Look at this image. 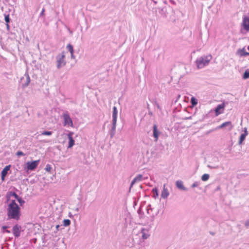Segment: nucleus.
<instances>
[{"instance_id": "nucleus-43", "label": "nucleus", "mask_w": 249, "mask_h": 249, "mask_svg": "<svg viewBox=\"0 0 249 249\" xmlns=\"http://www.w3.org/2000/svg\"><path fill=\"white\" fill-rule=\"evenodd\" d=\"M12 0L13 1V2H14V3H15L17 0Z\"/></svg>"}, {"instance_id": "nucleus-33", "label": "nucleus", "mask_w": 249, "mask_h": 249, "mask_svg": "<svg viewBox=\"0 0 249 249\" xmlns=\"http://www.w3.org/2000/svg\"><path fill=\"white\" fill-rule=\"evenodd\" d=\"M16 155L18 156H24L25 155V154L21 151H18L17 152V154Z\"/></svg>"}, {"instance_id": "nucleus-30", "label": "nucleus", "mask_w": 249, "mask_h": 249, "mask_svg": "<svg viewBox=\"0 0 249 249\" xmlns=\"http://www.w3.org/2000/svg\"><path fill=\"white\" fill-rule=\"evenodd\" d=\"M52 133H53L52 131H44L41 133V135L50 136L52 134Z\"/></svg>"}, {"instance_id": "nucleus-6", "label": "nucleus", "mask_w": 249, "mask_h": 249, "mask_svg": "<svg viewBox=\"0 0 249 249\" xmlns=\"http://www.w3.org/2000/svg\"><path fill=\"white\" fill-rule=\"evenodd\" d=\"M39 162V160H34L33 161H28L26 163L27 169L28 170H34L37 166Z\"/></svg>"}, {"instance_id": "nucleus-13", "label": "nucleus", "mask_w": 249, "mask_h": 249, "mask_svg": "<svg viewBox=\"0 0 249 249\" xmlns=\"http://www.w3.org/2000/svg\"><path fill=\"white\" fill-rule=\"evenodd\" d=\"M10 165H7L2 170L1 172V178L2 180H4L5 177L8 174V172L10 170Z\"/></svg>"}, {"instance_id": "nucleus-25", "label": "nucleus", "mask_w": 249, "mask_h": 249, "mask_svg": "<svg viewBox=\"0 0 249 249\" xmlns=\"http://www.w3.org/2000/svg\"><path fill=\"white\" fill-rule=\"evenodd\" d=\"M209 177H210V176H209V174H204L201 177V179L203 181H207V180H208L209 179Z\"/></svg>"}, {"instance_id": "nucleus-20", "label": "nucleus", "mask_w": 249, "mask_h": 249, "mask_svg": "<svg viewBox=\"0 0 249 249\" xmlns=\"http://www.w3.org/2000/svg\"><path fill=\"white\" fill-rule=\"evenodd\" d=\"M118 114V110L116 107H114L113 108L112 112V121H117Z\"/></svg>"}, {"instance_id": "nucleus-27", "label": "nucleus", "mask_w": 249, "mask_h": 249, "mask_svg": "<svg viewBox=\"0 0 249 249\" xmlns=\"http://www.w3.org/2000/svg\"><path fill=\"white\" fill-rule=\"evenodd\" d=\"M4 19L5 22L7 23V27H9L8 23H9L10 19L9 15H5Z\"/></svg>"}, {"instance_id": "nucleus-16", "label": "nucleus", "mask_w": 249, "mask_h": 249, "mask_svg": "<svg viewBox=\"0 0 249 249\" xmlns=\"http://www.w3.org/2000/svg\"><path fill=\"white\" fill-rule=\"evenodd\" d=\"M67 49L71 53V58L73 59H75V57L73 54L74 53V50H73V46L72 45H71V44H69L67 46Z\"/></svg>"}, {"instance_id": "nucleus-8", "label": "nucleus", "mask_w": 249, "mask_h": 249, "mask_svg": "<svg viewBox=\"0 0 249 249\" xmlns=\"http://www.w3.org/2000/svg\"><path fill=\"white\" fill-rule=\"evenodd\" d=\"M242 25L247 32L249 31V17L244 15L243 17Z\"/></svg>"}, {"instance_id": "nucleus-26", "label": "nucleus", "mask_w": 249, "mask_h": 249, "mask_svg": "<svg viewBox=\"0 0 249 249\" xmlns=\"http://www.w3.org/2000/svg\"><path fill=\"white\" fill-rule=\"evenodd\" d=\"M243 78L244 79H247L249 78V71L247 70L245 71V72L244 73Z\"/></svg>"}, {"instance_id": "nucleus-42", "label": "nucleus", "mask_w": 249, "mask_h": 249, "mask_svg": "<svg viewBox=\"0 0 249 249\" xmlns=\"http://www.w3.org/2000/svg\"><path fill=\"white\" fill-rule=\"evenodd\" d=\"M76 211L77 212H78V211H79V208H76Z\"/></svg>"}, {"instance_id": "nucleus-2", "label": "nucleus", "mask_w": 249, "mask_h": 249, "mask_svg": "<svg viewBox=\"0 0 249 249\" xmlns=\"http://www.w3.org/2000/svg\"><path fill=\"white\" fill-rule=\"evenodd\" d=\"M212 58L211 55H203L198 58L196 60V64L198 69H202L207 66Z\"/></svg>"}, {"instance_id": "nucleus-38", "label": "nucleus", "mask_w": 249, "mask_h": 249, "mask_svg": "<svg viewBox=\"0 0 249 249\" xmlns=\"http://www.w3.org/2000/svg\"><path fill=\"white\" fill-rule=\"evenodd\" d=\"M8 228V227L7 226L4 225L2 227V230H6Z\"/></svg>"}, {"instance_id": "nucleus-18", "label": "nucleus", "mask_w": 249, "mask_h": 249, "mask_svg": "<svg viewBox=\"0 0 249 249\" xmlns=\"http://www.w3.org/2000/svg\"><path fill=\"white\" fill-rule=\"evenodd\" d=\"M176 185L178 189L181 190L186 191L187 190L186 188L183 185V182L181 180H177L176 182Z\"/></svg>"}, {"instance_id": "nucleus-5", "label": "nucleus", "mask_w": 249, "mask_h": 249, "mask_svg": "<svg viewBox=\"0 0 249 249\" xmlns=\"http://www.w3.org/2000/svg\"><path fill=\"white\" fill-rule=\"evenodd\" d=\"M20 81L23 88L27 87L30 82V78L28 73L26 72L24 76L21 78Z\"/></svg>"}, {"instance_id": "nucleus-15", "label": "nucleus", "mask_w": 249, "mask_h": 249, "mask_svg": "<svg viewBox=\"0 0 249 249\" xmlns=\"http://www.w3.org/2000/svg\"><path fill=\"white\" fill-rule=\"evenodd\" d=\"M117 121H112V127L110 131V135L112 138L115 134Z\"/></svg>"}, {"instance_id": "nucleus-41", "label": "nucleus", "mask_w": 249, "mask_h": 249, "mask_svg": "<svg viewBox=\"0 0 249 249\" xmlns=\"http://www.w3.org/2000/svg\"><path fill=\"white\" fill-rule=\"evenodd\" d=\"M59 227V225H57V226H56V229H57V230H58Z\"/></svg>"}, {"instance_id": "nucleus-19", "label": "nucleus", "mask_w": 249, "mask_h": 249, "mask_svg": "<svg viewBox=\"0 0 249 249\" xmlns=\"http://www.w3.org/2000/svg\"><path fill=\"white\" fill-rule=\"evenodd\" d=\"M11 196H14L16 199H18L19 196L15 192H9L6 195L8 201L9 200Z\"/></svg>"}, {"instance_id": "nucleus-21", "label": "nucleus", "mask_w": 249, "mask_h": 249, "mask_svg": "<svg viewBox=\"0 0 249 249\" xmlns=\"http://www.w3.org/2000/svg\"><path fill=\"white\" fill-rule=\"evenodd\" d=\"M231 126V122L229 121V122H226L223 124H222L220 125H219V126H218L217 128L218 129H220V128H223L226 126Z\"/></svg>"}, {"instance_id": "nucleus-31", "label": "nucleus", "mask_w": 249, "mask_h": 249, "mask_svg": "<svg viewBox=\"0 0 249 249\" xmlns=\"http://www.w3.org/2000/svg\"><path fill=\"white\" fill-rule=\"evenodd\" d=\"M52 169V168L51 165L49 164H47L45 168V170L47 172H51Z\"/></svg>"}, {"instance_id": "nucleus-23", "label": "nucleus", "mask_w": 249, "mask_h": 249, "mask_svg": "<svg viewBox=\"0 0 249 249\" xmlns=\"http://www.w3.org/2000/svg\"><path fill=\"white\" fill-rule=\"evenodd\" d=\"M152 192L153 194V197L155 198H156L157 197H158L159 196L158 189L157 188H154L152 189Z\"/></svg>"}, {"instance_id": "nucleus-34", "label": "nucleus", "mask_w": 249, "mask_h": 249, "mask_svg": "<svg viewBox=\"0 0 249 249\" xmlns=\"http://www.w3.org/2000/svg\"><path fill=\"white\" fill-rule=\"evenodd\" d=\"M150 210L152 211V209L151 207V205L150 204H149L147 207V212L148 213H149Z\"/></svg>"}, {"instance_id": "nucleus-28", "label": "nucleus", "mask_w": 249, "mask_h": 249, "mask_svg": "<svg viewBox=\"0 0 249 249\" xmlns=\"http://www.w3.org/2000/svg\"><path fill=\"white\" fill-rule=\"evenodd\" d=\"M71 224V221L69 219H64L63 220V225L64 226L67 227Z\"/></svg>"}, {"instance_id": "nucleus-9", "label": "nucleus", "mask_w": 249, "mask_h": 249, "mask_svg": "<svg viewBox=\"0 0 249 249\" xmlns=\"http://www.w3.org/2000/svg\"><path fill=\"white\" fill-rule=\"evenodd\" d=\"M21 227L18 224L14 225L13 227V233L14 235L18 238L20 235Z\"/></svg>"}, {"instance_id": "nucleus-17", "label": "nucleus", "mask_w": 249, "mask_h": 249, "mask_svg": "<svg viewBox=\"0 0 249 249\" xmlns=\"http://www.w3.org/2000/svg\"><path fill=\"white\" fill-rule=\"evenodd\" d=\"M248 135V131L246 128H245L244 132L242 133L240 137L239 144H240L242 143V142L245 140L246 136Z\"/></svg>"}, {"instance_id": "nucleus-1", "label": "nucleus", "mask_w": 249, "mask_h": 249, "mask_svg": "<svg viewBox=\"0 0 249 249\" xmlns=\"http://www.w3.org/2000/svg\"><path fill=\"white\" fill-rule=\"evenodd\" d=\"M7 219L18 220L20 217V208L15 200L11 201L7 208Z\"/></svg>"}, {"instance_id": "nucleus-37", "label": "nucleus", "mask_w": 249, "mask_h": 249, "mask_svg": "<svg viewBox=\"0 0 249 249\" xmlns=\"http://www.w3.org/2000/svg\"><path fill=\"white\" fill-rule=\"evenodd\" d=\"M245 226L247 227H249V220H248L246 221L245 222Z\"/></svg>"}, {"instance_id": "nucleus-10", "label": "nucleus", "mask_w": 249, "mask_h": 249, "mask_svg": "<svg viewBox=\"0 0 249 249\" xmlns=\"http://www.w3.org/2000/svg\"><path fill=\"white\" fill-rule=\"evenodd\" d=\"M147 177L143 178L142 175L141 174H139L137 175V176L132 180V181L131 182L130 189L131 188V187H132V186L135 183L141 181L142 180L146 179H147Z\"/></svg>"}, {"instance_id": "nucleus-40", "label": "nucleus", "mask_w": 249, "mask_h": 249, "mask_svg": "<svg viewBox=\"0 0 249 249\" xmlns=\"http://www.w3.org/2000/svg\"><path fill=\"white\" fill-rule=\"evenodd\" d=\"M5 232H7V233H10L11 232L10 231H9V230H6L5 231Z\"/></svg>"}, {"instance_id": "nucleus-39", "label": "nucleus", "mask_w": 249, "mask_h": 249, "mask_svg": "<svg viewBox=\"0 0 249 249\" xmlns=\"http://www.w3.org/2000/svg\"><path fill=\"white\" fill-rule=\"evenodd\" d=\"M244 55H249V53H247V52H245L244 54Z\"/></svg>"}, {"instance_id": "nucleus-12", "label": "nucleus", "mask_w": 249, "mask_h": 249, "mask_svg": "<svg viewBox=\"0 0 249 249\" xmlns=\"http://www.w3.org/2000/svg\"><path fill=\"white\" fill-rule=\"evenodd\" d=\"M73 135V133L72 132H70L67 135L69 139V145L68 148H71L74 145L75 141L72 137Z\"/></svg>"}, {"instance_id": "nucleus-29", "label": "nucleus", "mask_w": 249, "mask_h": 249, "mask_svg": "<svg viewBox=\"0 0 249 249\" xmlns=\"http://www.w3.org/2000/svg\"><path fill=\"white\" fill-rule=\"evenodd\" d=\"M18 202L20 204V206H22L24 203L25 201L20 197L18 196V199H16Z\"/></svg>"}, {"instance_id": "nucleus-24", "label": "nucleus", "mask_w": 249, "mask_h": 249, "mask_svg": "<svg viewBox=\"0 0 249 249\" xmlns=\"http://www.w3.org/2000/svg\"><path fill=\"white\" fill-rule=\"evenodd\" d=\"M192 106H196L197 104V100L194 97H192L190 100Z\"/></svg>"}, {"instance_id": "nucleus-35", "label": "nucleus", "mask_w": 249, "mask_h": 249, "mask_svg": "<svg viewBox=\"0 0 249 249\" xmlns=\"http://www.w3.org/2000/svg\"><path fill=\"white\" fill-rule=\"evenodd\" d=\"M207 167L210 169H216V168H218V166H211L209 164L207 165Z\"/></svg>"}, {"instance_id": "nucleus-36", "label": "nucleus", "mask_w": 249, "mask_h": 249, "mask_svg": "<svg viewBox=\"0 0 249 249\" xmlns=\"http://www.w3.org/2000/svg\"><path fill=\"white\" fill-rule=\"evenodd\" d=\"M44 12H45V9L43 8L41 13H40L39 17H41V16H43L44 15Z\"/></svg>"}, {"instance_id": "nucleus-4", "label": "nucleus", "mask_w": 249, "mask_h": 249, "mask_svg": "<svg viewBox=\"0 0 249 249\" xmlns=\"http://www.w3.org/2000/svg\"><path fill=\"white\" fill-rule=\"evenodd\" d=\"M63 118L64 120L63 124L64 126L68 125L72 126V121L71 118L69 114L68 113V112L63 113Z\"/></svg>"}, {"instance_id": "nucleus-3", "label": "nucleus", "mask_w": 249, "mask_h": 249, "mask_svg": "<svg viewBox=\"0 0 249 249\" xmlns=\"http://www.w3.org/2000/svg\"><path fill=\"white\" fill-rule=\"evenodd\" d=\"M65 57V55L64 54V52L58 54L56 56V67L57 69H59L66 65V61L64 59Z\"/></svg>"}, {"instance_id": "nucleus-14", "label": "nucleus", "mask_w": 249, "mask_h": 249, "mask_svg": "<svg viewBox=\"0 0 249 249\" xmlns=\"http://www.w3.org/2000/svg\"><path fill=\"white\" fill-rule=\"evenodd\" d=\"M169 195V193L168 192V189L165 187V184L163 185V189L161 191V197L162 198L165 199L168 197Z\"/></svg>"}, {"instance_id": "nucleus-22", "label": "nucleus", "mask_w": 249, "mask_h": 249, "mask_svg": "<svg viewBox=\"0 0 249 249\" xmlns=\"http://www.w3.org/2000/svg\"><path fill=\"white\" fill-rule=\"evenodd\" d=\"M145 230L144 228L142 229L141 233H142V237L143 239H146L149 237V234L145 232Z\"/></svg>"}, {"instance_id": "nucleus-11", "label": "nucleus", "mask_w": 249, "mask_h": 249, "mask_svg": "<svg viewBox=\"0 0 249 249\" xmlns=\"http://www.w3.org/2000/svg\"><path fill=\"white\" fill-rule=\"evenodd\" d=\"M160 134V132L158 129V126L157 124H154L153 126V136L155 138V142H157Z\"/></svg>"}, {"instance_id": "nucleus-7", "label": "nucleus", "mask_w": 249, "mask_h": 249, "mask_svg": "<svg viewBox=\"0 0 249 249\" xmlns=\"http://www.w3.org/2000/svg\"><path fill=\"white\" fill-rule=\"evenodd\" d=\"M226 104L227 105L228 103L223 102V103L217 106L214 109L216 116H218L223 112Z\"/></svg>"}, {"instance_id": "nucleus-32", "label": "nucleus", "mask_w": 249, "mask_h": 249, "mask_svg": "<svg viewBox=\"0 0 249 249\" xmlns=\"http://www.w3.org/2000/svg\"><path fill=\"white\" fill-rule=\"evenodd\" d=\"M200 184V182H198V181H195L192 185H191V187L192 188H194V187H197L199 186V185Z\"/></svg>"}]
</instances>
